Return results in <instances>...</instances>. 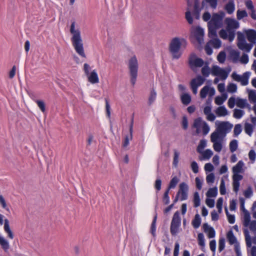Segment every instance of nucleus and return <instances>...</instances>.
I'll use <instances>...</instances> for the list:
<instances>
[{
    "label": "nucleus",
    "mask_w": 256,
    "mask_h": 256,
    "mask_svg": "<svg viewBox=\"0 0 256 256\" xmlns=\"http://www.w3.org/2000/svg\"><path fill=\"white\" fill-rule=\"evenodd\" d=\"M216 129L210 134V140L213 142V148L215 151L220 152L222 149V142L226 134L230 132L233 124L229 122H216Z\"/></svg>",
    "instance_id": "obj_1"
},
{
    "label": "nucleus",
    "mask_w": 256,
    "mask_h": 256,
    "mask_svg": "<svg viewBox=\"0 0 256 256\" xmlns=\"http://www.w3.org/2000/svg\"><path fill=\"white\" fill-rule=\"evenodd\" d=\"M187 42L184 38L176 37L173 38L169 45V51L172 55V59H179L182 55L181 48H186L187 46Z\"/></svg>",
    "instance_id": "obj_2"
},
{
    "label": "nucleus",
    "mask_w": 256,
    "mask_h": 256,
    "mask_svg": "<svg viewBox=\"0 0 256 256\" xmlns=\"http://www.w3.org/2000/svg\"><path fill=\"white\" fill-rule=\"evenodd\" d=\"M225 16L224 12L212 14L211 19L208 22V32H216L223 26V19Z\"/></svg>",
    "instance_id": "obj_3"
},
{
    "label": "nucleus",
    "mask_w": 256,
    "mask_h": 256,
    "mask_svg": "<svg viewBox=\"0 0 256 256\" xmlns=\"http://www.w3.org/2000/svg\"><path fill=\"white\" fill-rule=\"evenodd\" d=\"M71 40L76 52L82 57L86 58L84 52V46L80 33H73Z\"/></svg>",
    "instance_id": "obj_4"
},
{
    "label": "nucleus",
    "mask_w": 256,
    "mask_h": 256,
    "mask_svg": "<svg viewBox=\"0 0 256 256\" xmlns=\"http://www.w3.org/2000/svg\"><path fill=\"white\" fill-rule=\"evenodd\" d=\"M128 67L130 70V82L134 86L136 81L138 72V62L135 56H132L130 59Z\"/></svg>",
    "instance_id": "obj_5"
},
{
    "label": "nucleus",
    "mask_w": 256,
    "mask_h": 256,
    "mask_svg": "<svg viewBox=\"0 0 256 256\" xmlns=\"http://www.w3.org/2000/svg\"><path fill=\"white\" fill-rule=\"evenodd\" d=\"M188 186L184 182L180 183L179 185V190L175 196V198L173 201V203L174 205L178 200H179V196L181 195L180 200H186L188 198Z\"/></svg>",
    "instance_id": "obj_6"
},
{
    "label": "nucleus",
    "mask_w": 256,
    "mask_h": 256,
    "mask_svg": "<svg viewBox=\"0 0 256 256\" xmlns=\"http://www.w3.org/2000/svg\"><path fill=\"white\" fill-rule=\"evenodd\" d=\"M181 218L180 212L176 211L174 214L170 226V232L172 236H176L178 232V228L180 226Z\"/></svg>",
    "instance_id": "obj_7"
},
{
    "label": "nucleus",
    "mask_w": 256,
    "mask_h": 256,
    "mask_svg": "<svg viewBox=\"0 0 256 256\" xmlns=\"http://www.w3.org/2000/svg\"><path fill=\"white\" fill-rule=\"evenodd\" d=\"M226 30L222 29L219 32H234L240 26L239 22L234 18H226L224 21Z\"/></svg>",
    "instance_id": "obj_8"
},
{
    "label": "nucleus",
    "mask_w": 256,
    "mask_h": 256,
    "mask_svg": "<svg viewBox=\"0 0 256 256\" xmlns=\"http://www.w3.org/2000/svg\"><path fill=\"white\" fill-rule=\"evenodd\" d=\"M250 72H244L242 76H240L233 72L232 74V78L238 82H240L242 86H246L248 84V79L250 76Z\"/></svg>",
    "instance_id": "obj_9"
},
{
    "label": "nucleus",
    "mask_w": 256,
    "mask_h": 256,
    "mask_svg": "<svg viewBox=\"0 0 256 256\" xmlns=\"http://www.w3.org/2000/svg\"><path fill=\"white\" fill-rule=\"evenodd\" d=\"M188 64L191 69L193 70L194 67H202L204 61L202 58L196 57V54H192L188 58Z\"/></svg>",
    "instance_id": "obj_10"
},
{
    "label": "nucleus",
    "mask_w": 256,
    "mask_h": 256,
    "mask_svg": "<svg viewBox=\"0 0 256 256\" xmlns=\"http://www.w3.org/2000/svg\"><path fill=\"white\" fill-rule=\"evenodd\" d=\"M204 81L205 78H203L200 75H198L196 78L192 80L190 84L194 94L197 93L198 86L202 84Z\"/></svg>",
    "instance_id": "obj_11"
},
{
    "label": "nucleus",
    "mask_w": 256,
    "mask_h": 256,
    "mask_svg": "<svg viewBox=\"0 0 256 256\" xmlns=\"http://www.w3.org/2000/svg\"><path fill=\"white\" fill-rule=\"evenodd\" d=\"M243 178V176L239 174H233L232 176V186H233V190L236 192L237 193L239 190L240 188V181Z\"/></svg>",
    "instance_id": "obj_12"
},
{
    "label": "nucleus",
    "mask_w": 256,
    "mask_h": 256,
    "mask_svg": "<svg viewBox=\"0 0 256 256\" xmlns=\"http://www.w3.org/2000/svg\"><path fill=\"white\" fill-rule=\"evenodd\" d=\"M193 1L194 3V10L191 13L194 18L198 20L200 18V12L204 8H202V6L201 8L200 7L199 0H193Z\"/></svg>",
    "instance_id": "obj_13"
},
{
    "label": "nucleus",
    "mask_w": 256,
    "mask_h": 256,
    "mask_svg": "<svg viewBox=\"0 0 256 256\" xmlns=\"http://www.w3.org/2000/svg\"><path fill=\"white\" fill-rule=\"evenodd\" d=\"M186 2L188 8L186 12V18L188 24H192L193 22V18L192 16V13L190 10V8L192 6L193 0H185Z\"/></svg>",
    "instance_id": "obj_14"
},
{
    "label": "nucleus",
    "mask_w": 256,
    "mask_h": 256,
    "mask_svg": "<svg viewBox=\"0 0 256 256\" xmlns=\"http://www.w3.org/2000/svg\"><path fill=\"white\" fill-rule=\"evenodd\" d=\"M204 33H192L190 36L192 42L194 43L195 42L201 45L204 43Z\"/></svg>",
    "instance_id": "obj_15"
},
{
    "label": "nucleus",
    "mask_w": 256,
    "mask_h": 256,
    "mask_svg": "<svg viewBox=\"0 0 256 256\" xmlns=\"http://www.w3.org/2000/svg\"><path fill=\"white\" fill-rule=\"evenodd\" d=\"M202 228L204 232L207 233L209 238H213L216 236V231L214 229L210 226L208 223H204L202 225Z\"/></svg>",
    "instance_id": "obj_16"
},
{
    "label": "nucleus",
    "mask_w": 256,
    "mask_h": 256,
    "mask_svg": "<svg viewBox=\"0 0 256 256\" xmlns=\"http://www.w3.org/2000/svg\"><path fill=\"white\" fill-rule=\"evenodd\" d=\"M217 34L218 33H208V36L210 38H212V39L210 40V42L216 48H219L222 45V42L219 38H214V37H217Z\"/></svg>",
    "instance_id": "obj_17"
},
{
    "label": "nucleus",
    "mask_w": 256,
    "mask_h": 256,
    "mask_svg": "<svg viewBox=\"0 0 256 256\" xmlns=\"http://www.w3.org/2000/svg\"><path fill=\"white\" fill-rule=\"evenodd\" d=\"M244 166V162L242 160H240L236 166H233L232 171L233 174L243 173L244 170L242 167Z\"/></svg>",
    "instance_id": "obj_18"
},
{
    "label": "nucleus",
    "mask_w": 256,
    "mask_h": 256,
    "mask_svg": "<svg viewBox=\"0 0 256 256\" xmlns=\"http://www.w3.org/2000/svg\"><path fill=\"white\" fill-rule=\"evenodd\" d=\"M226 238L230 245L238 244V240L234 236L232 230H230L226 234Z\"/></svg>",
    "instance_id": "obj_19"
},
{
    "label": "nucleus",
    "mask_w": 256,
    "mask_h": 256,
    "mask_svg": "<svg viewBox=\"0 0 256 256\" xmlns=\"http://www.w3.org/2000/svg\"><path fill=\"white\" fill-rule=\"evenodd\" d=\"M236 104L237 106L241 108H244L246 107L250 108V105L247 103V100L246 99L237 98L236 101Z\"/></svg>",
    "instance_id": "obj_20"
},
{
    "label": "nucleus",
    "mask_w": 256,
    "mask_h": 256,
    "mask_svg": "<svg viewBox=\"0 0 256 256\" xmlns=\"http://www.w3.org/2000/svg\"><path fill=\"white\" fill-rule=\"evenodd\" d=\"M88 81L92 84H96L98 82V77L95 70H92L88 77Z\"/></svg>",
    "instance_id": "obj_21"
},
{
    "label": "nucleus",
    "mask_w": 256,
    "mask_h": 256,
    "mask_svg": "<svg viewBox=\"0 0 256 256\" xmlns=\"http://www.w3.org/2000/svg\"><path fill=\"white\" fill-rule=\"evenodd\" d=\"M224 9L228 14H232L235 10L234 0H229L228 2L225 6Z\"/></svg>",
    "instance_id": "obj_22"
},
{
    "label": "nucleus",
    "mask_w": 256,
    "mask_h": 256,
    "mask_svg": "<svg viewBox=\"0 0 256 256\" xmlns=\"http://www.w3.org/2000/svg\"><path fill=\"white\" fill-rule=\"evenodd\" d=\"M229 57L233 62H236L240 57V52L238 50H232L230 52Z\"/></svg>",
    "instance_id": "obj_23"
},
{
    "label": "nucleus",
    "mask_w": 256,
    "mask_h": 256,
    "mask_svg": "<svg viewBox=\"0 0 256 256\" xmlns=\"http://www.w3.org/2000/svg\"><path fill=\"white\" fill-rule=\"evenodd\" d=\"M202 220L199 214H196L192 220V224L194 228H199L201 224Z\"/></svg>",
    "instance_id": "obj_24"
},
{
    "label": "nucleus",
    "mask_w": 256,
    "mask_h": 256,
    "mask_svg": "<svg viewBox=\"0 0 256 256\" xmlns=\"http://www.w3.org/2000/svg\"><path fill=\"white\" fill-rule=\"evenodd\" d=\"M216 113L218 116H226L228 114V110L224 106H220L217 108Z\"/></svg>",
    "instance_id": "obj_25"
},
{
    "label": "nucleus",
    "mask_w": 256,
    "mask_h": 256,
    "mask_svg": "<svg viewBox=\"0 0 256 256\" xmlns=\"http://www.w3.org/2000/svg\"><path fill=\"white\" fill-rule=\"evenodd\" d=\"M206 3H208L212 8L215 9L218 5V0H203L202 2V8H204Z\"/></svg>",
    "instance_id": "obj_26"
},
{
    "label": "nucleus",
    "mask_w": 256,
    "mask_h": 256,
    "mask_svg": "<svg viewBox=\"0 0 256 256\" xmlns=\"http://www.w3.org/2000/svg\"><path fill=\"white\" fill-rule=\"evenodd\" d=\"M238 46L242 50H244L249 52L252 48V44H247L246 42H238Z\"/></svg>",
    "instance_id": "obj_27"
},
{
    "label": "nucleus",
    "mask_w": 256,
    "mask_h": 256,
    "mask_svg": "<svg viewBox=\"0 0 256 256\" xmlns=\"http://www.w3.org/2000/svg\"><path fill=\"white\" fill-rule=\"evenodd\" d=\"M179 182V179L176 176H174L170 180L166 190L170 191L171 188H174Z\"/></svg>",
    "instance_id": "obj_28"
},
{
    "label": "nucleus",
    "mask_w": 256,
    "mask_h": 256,
    "mask_svg": "<svg viewBox=\"0 0 256 256\" xmlns=\"http://www.w3.org/2000/svg\"><path fill=\"white\" fill-rule=\"evenodd\" d=\"M206 194L207 198L216 197L218 194V188L216 186L210 188Z\"/></svg>",
    "instance_id": "obj_29"
},
{
    "label": "nucleus",
    "mask_w": 256,
    "mask_h": 256,
    "mask_svg": "<svg viewBox=\"0 0 256 256\" xmlns=\"http://www.w3.org/2000/svg\"><path fill=\"white\" fill-rule=\"evenodd\" d=\"M156 219H157V214H156L152 220V222L151 224V226H150V232L154 237H155L156 236Z\"/></svg>",
    "instance_id": "obj_30"
},
{
    "label": "nucleus",
    "mask_w": 256,
    "mask_h": 256,
    "mask_svg": "<svg viewBox=\"0 0 256 256\" xmlns=\"http://www.w3.org/2000/svg\"><path fill=\"white\" fill-rule=\"evenodd\" d=\"M180 98L182 103L186 106L188 105L192 100L191 96L188 94H183Z\"/></svg>",
    "instance_id": "obj_31"
},
{
    "label": "nucleus",
    "mask_w": 256,
    "mask_h": 256,
    "mask_svg": "<svg viewBox=\"0 0 256 256\" xmlns=\"http://www.w3.org/2000/svg\"><path fill=\"white\" fill-rule=\"evenodd\" d=\"M198 245L202 246V250L204 251V248L205 246V240L204 235L202 233H199L198 234Z\"/></svg>",
    "instance_id": "obj_32"
},
{
    "label": "nucleus",
    "mask_w": 256,
    "mask_h": 256,
    "mask_svg": "<svg viewBox=\"0 0 256 256\" xmlns=\"http://www.w3.org/2000/svg\"><path fill=\"white\" fill-rule=\"evenodd\" d=\"M0 245L4 251L8 250L10 248L8 242L2 236H0Z\"/></svg>",
    "instance_id": "obj_33"
},
{
    "label": "nucleus",
    "mask_w": 256,
    "mask_h": 256,
    "mask_svg": "<svg viewBox=\"0 0 256 256\" xmlns=\"http://www.w3.org/2000/svg\"><path fill=\"white\" fill-rule=\"evenodd\" d=\"M244 233L245 236L246 242L247 247H250L252 246L251 238L249 234V232L248 229H244Z\"/></svg>",
    "instance_id": "obj_34"
},
{
    "label": "nucleus",
    "mask_w": 256,
    "mask_h": 256,
    "mask_svg": "<svg viewBox=\"0 0 256 256\" xmlns=\"http://www.w3.org/2000/svg\"><path fill=\"white\" fill-rule=\"evenodd\" d=\"M244 131L246 134L250 136L254 131L253 126L250 124L246 123L244 124Z\"/></svg>",
    "instance_id": "obj_35"
},
{
    "label": "nucleus",
    "mask_w": 256,
    "mask_h": 256,
    "mask_svg": "<svg viewBox=\"0 0 256 256\" xmlns=\"http://www.w3.org/2000/svg\"><path fill=\"white\" fill-rule=\"evenodd\" d=\"M156 96V92L153 88L151 90L150 95L148 98V104L150 106L155 100Z\"/></svg>",
    "instance_id": "obj_36"
},
{
    "label": "nucleus",
    "mask_w": 256,
    "mask_h": 256,
    "mask_svg": "<svg viewBox=\"0 0 256 256\" xmlns=\"http://www.w3.org/2000/svg\"><path fill=\"white\" fill-rule=\"evenodd\" d=\"M244 212V224L245 226H248L250 222V214L248 210H246Z\"/></svg>",
    "instance_id": "obj_37"
},
{
    "label": "nucleus",
    "mask_w": 256,
    "mask_h": 256,
    "mask_svg": "<svg viewBox=\"0 0 256 256\" xmlns=\"http://www.w3.org/2000/svg\"><path fill=\"white\" fill-rule=\"evenodd\" d=\"M208 62H206V65L202 68V74L204 77H208L210 75V70L208 66Z\"/></svg>",
    "instance_id": "obj_38"
},
{
    "label": "nucleus",
    "mask_w": 256,
    "mask_h": 256,
    "mask_svg": "<svg viewBox=\"0 0 256 256\" xmlns=\"http://www.w3.org/2000/svg\"><path fill=\"white\" fill-rule=\"evenodd\" d=\"M194 207L197 208L200 206V200L199 196V194L198 192H196L194 194Z\"/></svg>",
    "instance_id": "obj_39"
},
{
    "label": "nucleus",
    "mask_w": 256,
    "mask_h": 256,
    "mask_svg": "<svg viewBox=\"0 0 256 256\" xmlns=\"http://www.w3.org/2000/svg\"><path fill=\"white\" fill-rule=\"evenodd\" d=\"M230 152H235L238 147V142L236 140H232L230 143Z\"/></svg>",
    "instance_id": "obj_40"
},
{
    "label": "nucleus",
    "mask_w": 256,
    "mask_h": 256,
    "mask_svg": "<svg viewBox=\"0 0 256 256\" xmlns=\"http://www.w3.org/2000/svg\"><path fill=\"white\" fill-rule=\"evenodd\" d=\"M248 93L249 100L254 103H256V90H248Z\"/></svg>",
    "instance_id": "obj_41"
},
{
    "label": "nucleus",
    "mask_w": 256,
    "mask_h": 256,
    "mask_svg": "<svg viewBox=\"0 0 256 256\" xmlns=\"http://www.w3.org/2000/svg\"><path fill=\"white\" fill-rule=\"evenodd\" d=\"M248 40L252 44L256 42V33H246Z\"/></svg>",
    "instance_id": "obj_42"
},
{
    "label": "nucleus",
    "mask_w": 256,
    "mask_h": 256,
    "mask_svg": "<svg viewBox=\"0 0 256 256\" xmlns=\"http://www.w3.org/2000/svg\"><path fill=\"white\" fill-rule=\"evenodd\" d=\"M202 124H203V121L201 117H198L194 120L192 125V128H200Z\"/></svg>",
    "instance_id": "obj_43"
},
{
    "label": "nucleus",
    "mask_w": 256,
    "mask_h": 256,
    "mask_svg": "<svg viewBox=\"0 0 256 256\" xmlns=\"http://www.w3.org/2000/svg\"><path fill=\"white\" fill-rule=\"evenodd\" d=\"M206 146V140L204 139L200 140L197 147V152L199 153H202V150H203Z\"/></svg>",
    "instance_id": "obj_44"
},
{
    "label": "nucleus",
    "mask_w": 256,
    "mask_h": 256,
    "mask_svg": "<svg viewBox=\"0 0 256 256\" xmlns=\"http://www.w3.org/2000/svg\"><path fill=\"white\" fill-rule=\"evenodd\" d=\"M244 110L236 108L234 110L233 116L236 118H240L244 114Z\"/></svg>",
    "instance_id": "obj_45"
},
{
    "label": "nucleus",
    "mask_w": 256,
    "mask_h": 256,
    "mask_svg": "<svg viewBox=\"0 0 256 256\" xmlns=\"http://www.w3.org/2000/svg\"><path fill=\"white\" fill-rule=\"evenodd\" d=\"M237 86L234 83H230L227 86V90L230 93H234L237 90Z\"/></svg>",
    "instance_id": "obj_46"
},
{
    "label": "nucleus",
    "mask_w": 256,
    "mask_h": 256,
    "mask_svg": "<svg viewBox=\"0 0 256 256\" xmlns=\"http://www.w3.org/2000/svg\"><path fill=\"white\" fill-rule=\"evenodd\" d=\"M225 211H226V215L227 218H228V222L230 224H234V222H235V216H234V215L230 214V213L228 212V208H227L226 207H225Z\"/></svg>",
    "instance_id": "obj_47"
},
{
    "label": "nucleus",
    "mask_w": 256,
    "mask_h": 256,
    "mask_svg": "<svg viewBox=\"0 0 256 256\" xmlns=\"http://www.w3.org/2000/svg\"><path fill=\"white\" fill-rule=\"evenodd\" d=\"M226 58V54L224 51L220 52L217 56L218 60L221 64L224 62Z\"/></svg>",
    "instance_id": "obj_48"
},
{
    "label": "nucleus",
    "mask_w": 256,
    "mask_h": 256,
    "mask_svg": "<svg viewBox=\"0 0 256 256\" xmlns=\"http://www.w3.org/2000/svg\"><path fill=\"white\" fill-rule=\"evenodd\" d=\"M209 91V86H204L200 91V96L202 98H206Z\"/></svg>",
    "instance_id": "obj_49"
},
{
    "label": "nucleus",
    "mask_w": 256,
    "mask_h": 256,
    "mask_svg": "<svg viewBox=\"0 0 256 256\" xmlns=\"http://www.w3.org/2000/svg\"><path fill=\"white\" fill-rule=\"evenodd\" d=\"M222 69L223 68H222L218 66H213L211 70L212 74L214 76H217Z\"/></svg>",
    "instance_id": "obj_50"
},
{
    "label": "nucleus",
    "mask_w": 256,
    "mask_h": 256,
    "mask_svg": "<svg viewBox=\"0 0 256 256\" xmlns=\"http://www.w3.org/2000/svg\"><path fill=\"white\" fill-rule=\"evenodd\" d=\"M220 192L222 195H224L226 194L225 182L223 178H222L220 180Z\"/></svg>",
    "instance_id": "obj_51"
},
{
    "label": "nucleus",
    "mask_w": 256,
    "mask_h": 256,
    "mask_svg": "<svg viewBox=\"0 0 256 256\" xmlns=\"http://www.w3.org/2000/svg\"><path fill=\"white\" fill-rule=\"evenodd\" d=\"M169 192L170 191L166 190L162 196V202L165 205H167L170 203Z\"/></svg>",
    "instance_id": "obj_52"
},
{
    "label": "nucleus",
    "mask_w": 256,
    "mask_h": 256,
    "mask_svg": "<svg viewBox=\"0 0 256 256\" xmlns=\"http://www.w3.org/2000/svg\"><path fill=\"white\" fill-rule=\"evenodd\" d=\"M248 16V14L246 12L245 10H238L236 12V16L238 20H241L244 18Z\"/></svg>",
    "instance_id": "obj_53"
},
{
    "label": "nucleus",
    "mask_w": 256,
    "mask_h": 256,
    "mask_svg": "<svg viewBox=\"0 0 256 256\" xmlns=\"http://www.w3.org/2000/svg\"><path fill=\"white\" fill-rule=\"evenodd\" d=\"M242 131V125L240 124H236L235 125L234 130V136H238Z\"/></svg>",
    "instance_id": "obj_54"
},
{
    "label": "nucleus",
    "mask_w": 256,
    "mask_h": 256,
    "mask_svg": "<svg viewBox=\"0 0 256 256\" xmlns=\"http://www.w3.org/2000/svg\"><path fill=\"white\" fill-rule=\"evenodd\" d=\"M223 201L224 199L222 197L218 198L217 200L216 208L219 213H221L222 212Z\"/></svg>",
    "instance_id": "obj_55"
},
{
    "label": "nucleus",
    "mask_w": 256,
    "mask_h": 256,
    "mask_svg": "<svg viewBox=\"0 0 256 256\" xmlns=\"http://www.w3.org/2000/svg\"><path fill=\"white\" fill-rule=\"evenodd\" d=\"M225 248V239L224 238H220L218 241V250L221 252Z\"/></svg>",
    "instance_id": "obj_56"
},
{
    "label": "nucleus",
    "mask_w": 256,
    "mask_h": 256,
    "mask_svg": "<svg viewBox=\"0 0 256 256\" xmlns=\"http://www.w3.org/2000/svg\"><path fill=\"white\" fill-rule=\"evenodd\" d=\"M213 154L212 152L210 149H206L202 154L204 159L208 160Z\"/></svg>",
    "instance_id": "obj_57"
},
{
    "label": "nucleus",
    "mask_w": 256,
    "mask_h": 256,
    "mask_svg": "<svg viewBox=\"0 0 256 256\" xmlns=\"http://www.w3.org/2000/svg\"><path fill=\"white\" fill-rule=\"evenodd\" d=\"M230 71V70L228 72H226L224 69H222V70L220 72L218 76H220L222 80H224L227 78Z\"/></svg>",
    "instance_id": "obj_58"
},
{
    "label": "nucleus",
    "mask_w": 256,
    "mask_h": 256,
    "mask_svg": "<svg viewBox=\"0 0 256 256\" xmlns=\"http://www.w3.org/2000/svg\"><path fill=\"white\" fill-rule=\"evenodd\" d=\"M106 102V114L107 116L110 118V106L109 104V102L107 98H105Z\"/></svg>",
    "instance_id": "obj_59"
},
{
    "label": "nucleus",
    "mask_w": 256,
    "mask_h": 256,
    "mask_svg": "<svg viewBox=\"0 0 256 256\" xmlns=\"http://www.w3.org/2000/svg\"><path fill=\"white\" fill-rule=\"evenodd\" d=\"M36 103L37 104L40 109L42 112H44L46 110V105L44 102L41 100H36Z\"/></svg>",
    "instance_id": "obj_60"
},
{
    "label": "nucleus",
    "mask_w": 256,
    "mask_h": 256,
    "mask_svg": "<svg viewBox=\"0 0 256 256\" xmlns=\"http://www.w3.org/2000/svg\"><path fill=\"white\" fill-rule=\"evenodd\" d=\"M252 188L250 186L244 190V194L246 198H250L252 196Z\"/></svg>",
    "instance_id": "obj_61"
},
{
    "label": "nucleus",
    "mask_w": 256,
    "mask_h": 256,
    "mask_svg": "<svg viewBox=\"0 0 256 256\" xmlns=\"http://www.w3.org/2000/svg\"><path fill=\"white\" fill-rule=\"evenodd\" d=\"M215 176L214 173H210L206 177V180L208 184L213 183L214 181Z\"/></svg>",
    "instance_id": "obj_62"
},
{
    "label": "nucleus",
    "mask_w": 256,
    "mask_h": 256,
    "mask_svg": "<svg viewBox=\"0 0 256 256\" xmlns=\"http://www.w3.org/2000/svg\"><path fill=\"white\" fill-rule=\"evenodd\" d=\"M190 166L192 170L194 173L196 174L198 172V166L196 161L192 162Z\"/></svg>",
    "instance_id": "obj_63"
},
{
    "label": "nucleus",
    "mask_w": 256,
    "mask_h": 256,
    "mask_svg": "<svg viewBox=\"0 0 256 256\" xmlns=\"http://www.w3.org/2000/svg\"><path fill=\"white\" fill-rule=\"evenodd\" d=\"M182 128L184 130H186L188 129V120L187 117L186 116H184L182 117Z\"/></svg>",
    "instance_id": "obj_64"
}]
</instances>
